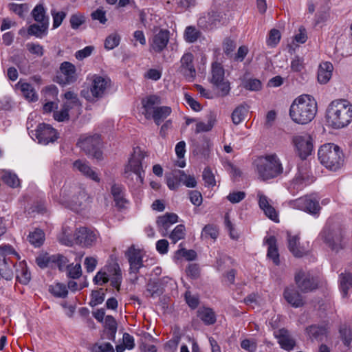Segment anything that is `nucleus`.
<instances>
[{"instance_id":"24","label":"nucleus","mask_w":352,"mask_h":352,"mask_svg":"<svg viewBox=\"0 0 352 352\" xmlns=\"http://www.w3.org/2000/svg\"><path fill=\"white\" fill-rule=\"evenodd\" d=\"M274 336L278 340L280 347L286 351L293 349L296 345L295 340L292 338L289 331L285 328L275 331Z\"/></svg>"},{"instance_id":"33","label":"nucleus","mask_w":352,"mask_h":352,"mask_svg":"<svg viewBox=\"0 0 352 352\" xmlns=\"http://www.w3.org/2000/svg\"><path fill=\"white\" fill-rule=\"evenodd\" d=\"M197 316L207 325L213 324L216 322V316L210 308L202 307L197 311Z\"/></svg>"},{"instance_id":"59","label":"nucleus","mask_w":352,"mask_h":352,"mask_svg":"<svg viewBox=\"0 0 352 352\" xmlns=\"http://www.w3.org/2000/svg\"><path fill=\"white\" fill-rule=\"evenodd\" d=\"M340 334L344 344L346 346H349L352 340V333L351 329L346 325L341 326L340 328Z\"/></svg>"},{"instance_id":"26","label":"nucleus","mask_w":352,"mask_h":352,"mask_svg":"<svg viewBox=\"0 0 352 352\" xmlns=\"http://www.w3.org/2000/svg\"><path fill=\"white\" fill-rule=\"evenodd\" d=\"M339 289L342 298H347L352 294V274L344 271L339 275Z\"/></svg>"},{"instance_id":"63","label":"nucleus","mask_w":352,"mask_h":352,"mask_svg":"<svg viewBox=\"0 0 352 352\" xmlns=\"http://www.w3.org/2000/svg\"><path fill=\"white\" fill-rule=\"evenodd\" d=\"M195 6V0H179L177 2L176 10L177 12H184Z\"/></svg>"},{"instance_id":"21","label":"nucleus","mask_w":352,"mask_h":352,"mask_svg":"<svg viewBox=\"0 0 352 352\" xmlns=\"http://www.w3.org/2000/svg\"><path fill=\"white\" fill-rule=\"evenodd\" d=\"M104 269L107 277H109L111 286L119 292L120 290V286L122 282V274L119 264L118 263H113L107 265L104 267Z\"/></svg>"},{"instance_id":"48","label":"nucleus","mask_w":352,"mask_h":352,"mask_svg":"<svg viewBox=\"0 0 352 352\" xmlns=\"http://www.w3.org/2000/svg\"><path fill=\"white\" fill-rule=\"evenodd\" d=\"M186 235L185 226L182 224L177 225L175 229L168 234V237L173 242L184 239Z\"/></svg>"},{"instance_id":"15","label":"nucleus","mask_w":352,"mask_h":352,"mask_svg":"<svg viewBox=\"0 0 352 352\" xmlns=\"http://www.w3.org/2000/svg\"><path fill=\"white\" fill-rule=\"evenodd\" d=\"M193 60L194 56L192 53H185L181 58L180 66L178 69V72L190 82L193 81L196 76Z\"/></svg>"},{"instance_id":"13","label":"nucleus","mask_w":352,"mask_h":352,"mask_svg":"<svg viewBox=\"0 0 352 352\" xmlns=\"http://www.w3.org/2000/svg\"><path fill=\"white\" fill-rule=\"evenodd\" d=\"M295 283L302 292H309L318 288V280L302 270L296 272L294 277Z\"/></svg>"},{"instance_id":"17","label":"nucleus","mask_w":352,"mask_h":352,"mask_svg":"<svg viewBox=\"0 0 352 352\" xmlns=\"http://www.w3.org/2000/svg\"><path fill=\"white\" fill-rule=\"evenodd\" d=\"M111 86V80L107 77L94 75L91 78L90 91L93 97L102 98Z\"/></svg>"},{"instance_id":"34","label":"nucleus","mask_w":352,"mask_h":352,"mask_svg":"<svg viewBox=\"0 0 352 352\" xmlns=\"http://www.w3.org/2000/svg\"><path fill=\"white\" fill-rule=\"evenodd\" d=\"M16 85L19 87L23 96L27 100L32 102L36 101L38 100V96L36 94L34 89L30 84L19 82Z\"/></svg>"},{"instance_id":"10","label":"nucleus","mask_w":352,"mask_h":352,"mask_svg":"<svg viewBox=\"0 0 352 352\" xmlns=\"http://www.w3.org/2000/svg\"><path fill=\"white\" fill-rule=\"evenodd\" d=\"M124 256L129 263V274L136 275L144 267L143 260L146 256L145 251L132 245L125 251Z\"/></svg>"},{"instance_id":"3","label":"nucleus","mask_w":352,"mask_h":352,"mask_svg":"<svg viewBox=\"0 0 352 352\" xmlns=\"http://www.w3.org/2000/svg\"><path fill=\"white\" fill-rule=\"evenodd\" d=\"M60 203L76 212L85 208L91 199L85 188L75 183L63 186L60 192Z\"/></svg>"},{"instance_id":"9","label":"nucleus","mask_w":352,"mask_h":352,"mask_svg":"<svg viewBox=\"0 0 352 352\" xmlns=\"http://www.w3.org/2000/svg\"><path fill=\"white\" fill-rule=\"evenodd\" d=\"M226 19L221 12L211 9L203 13L197 20V25L203 30H212L224 25Z\"/></svg>"},{"instance_id":"11","label":"nucleus","mask_w":352,"mask_h":352,"mask_svg":"<svg viewBox=\"0 0 352 352\" xmlns=\"http://www.w3.org/2000/svg\"><path fill=\"white\" fill-rule=\"evenodd\" d=\"M225 71L221 63L214 62L211 67L210 82L221 92L222 96L228 94L230 87L228 81L225 80Z\"/></svg>"},{"instance_id":"1","label":"nucleus","mask_w":352,"mask_h":352,"mask_svg":"<svg viewBox=\"0 0 352 352\" xmlns=\"http://www.w3.org/2000/svg\"><path fill=\"white\" fill-rule=\"evenodd\" d=\"M318 111L317 102L310 95L302 94L292 102L289 108L291 119L298 124L309 123Z\"/></svg>"},{"instance_id":"23","label":"nucleus","mask_w":352,"mask_h":352,"mask_svg":"<svg viewBox=\"0 0 352 352\" xmlns=\"http://www.w3.org/2000/svg\"><path fill=\"white\" fill-rule=\"evenodd\" d=\"M142 114L149 120L151 116L161 104V99L156 95H151L142 100Z\"/></svg>"},{"instance_id":"29","label":"nucleus","mask_w":352,"mask_h":352,"mask_svg":"<svg viewBox=\"0 0 352 352\" xmlns=\"http://www.w3.org/2000/svg\"><path fill=\"white\" fill-rule=\"evenodd\" d=\"M111 193L116 206L120 209L124 208L128 201L125 197V191L123 186L117 184H113L111 188Z\"/></svg>"},{"instance_id":"4","label":"nucleus","mask_w":352,"mask_h":352,"mask_svg":"<svg viewBox=\"0 0 352 352\" xmlns=\"http://www.w3.org/2000/svg\"><path fill=\"white\" fill-rule=\"evenodd\" d=\"M258 178L267 181L283 173V166L276 154H268L258 157L254 162Z\"/></svg>"},{"instance_id":"57","label":"nucleus","mask_w":352,"mask_h":352,"mask_svg":"<svg viewBox=\"0 0 352 352\" xmlns=\"http://www.w3.org/2000/svg\"><path fill=\"white\" fill-rule=\"evenodd\" d=\"M109 281V277H107L104 267L98 271L93 278L95 285H103Z\"/></svg>"},{"instance_id":"38","label":"nucleus","mask_w":352,"mask_h":352,"mask_svg":"<svg viewBox=\"0 0 352 352\" xmlns=\"http://www.w3.org/2000/svg\"><path fill=\"white\" fill-rule=\"evenodd\" d=\"M182 172L175 170L171 174L166 176V184L170 190H177L182 183Z\"/></svg>"},{"instance_id":"36","label":"nucleus","mask_w":352,"mask_h":352,"mask_svg":"<svg viewBox=\"0 0 352 352\" xmlns=\"http://www.w3.org/2000/svg\"><path fill=\"white\" fill-rule=\"evenodd\" d=\"M49 25L44 23H34L30 25L28 29L29 35L35 36L37 38H42L47 33Z\"/></svg>"},{"instance_id":"47","label":"nucleus","mask_w":352,"mask_h":352,"mask_svg":"<svg viewBox=\"0 0 352 352\" xmlns=\"http://www.w3.org/2000/svg\"><path fill=\"white\" fill-rule=\"evenodd\" d=\"M215 121V116L213 114H210L207 123L200 122L196 124V133H199L201 132H206L210 131L213 127Z\"/></svg>"},{"instance_id":"8","label":"nucleus","mask_w":352,"mask_h":352,"mask_svg":"<svg viewBox=\"0 0 352 352\" xmlns=\"http://www.w3.org/2000/svg\"><path fill=\"white\" fill-rule=\"evenodd\" d=\"M63 235L64 239H61L60 242H72L73 240L77 242H95L99 239L97 230L87 227L76 229L72 236L69 229L64 228Z\"/></svg>"},{"instance_id":"25","label":"nucleus","mask_w":352,"mask_h":352,"mask_svg":"<svg viewBox=\"0 0 352 352\" xmlns=\"http://www.w3.org/2000/svg\"><path fill=\"white\" fill-rule=\"evenodd\" d=\"M74 168L79 171L87 178L90 179L96 182H100V177L98 173L89 166V163L85 160H77L73 163Z\"/></svg>"},{"instance_id":"39","label":"nucleus","mask_w":352,"mask_h":352,"mask_svg":"<svg viewBox=\"0 0 352 352\" xmlns=\"http://www.w3.org/2000/svg\"><path fill=\"white\" fill-rule=\"evenodd\" d=\"M171 113V109L166 106H160L155 110L151 116L157 125H160L162 120L166 119Z\"/></svg>"},{"instance_id":"58","label":"nucleus","mask_w":352,"mask_h":352,"mask_svg":"<svg viewBox=\"0 0 352 352\" xmlns=\"http://www.w3.org/2000/svg\"><path fill=\"white\" fill-rule=\"evenodd\" d=\"M202 177L205 182L206 186L208 187H213L216 185L214 175L209 168H204Z\"/></svg>"},{"instance_id":"62","label":"nucleus","mask_w":352,"mask_h":352,"mask_svg":"<svg viewBox=\"0 0 352 352\" xmlns=\"http://www.w3.org/2000/svg\"><path fill=\"white\" fill-rule=\"evenodd\" d=\"M51 14L53 18V28H57L62 23L63 19L66 16V14L65 12H56L55 10H51Z\"/></svg>"},{"instance_id":"55","label":"nucleus","mask_w":352,"mask_h":352,"mask_svg":"<svg viewBox=\"0 0 352 352\" xmlns=\"http://www.w3.org/2000/svg\"><path fill=\"white\" fill-rule=\"evenodd\" d=\"M102 289H100L99 290H94L91 292V300L89 302L90 306L95 307L98 305L101 304L105 298V294L101 291Z\"/></svg>"},{"instance_id":"46","label":"nucleus","mask_w":352,"mask_h":352,"mask_svg":"<svg viewBox=\"0 0 352 352\" xmlns=\"http://www.w3.org/2000/svg\"><path fill=\"white\" fill-rule=\"evenodd\" d=\"M16 278L23 285H27L30 280V272L25 265L20 264L19 269H16Z\"/></svg>"},{"instance_id":"35","label":"nucleus","mask_w":352,"mask_h":352,"mask_svg":"<svg viewBox=\"0 0 352 352\" xmlns=\"http://www.w3.org/2000/svg\"><path fill=\"white\" fill-rule=\"evenodd\" d=\"M248 112V106L246 104H241L236 107L232 113V122L238 125L243 122Z\"/></svg>"},{"instance_id":"14","label":"nucleus","mask_w":352,"mask_h":352,"mask_svg":"<svg viewBox=\"0 0 352 352\" xmlns=\"http://www.w3.org/2000/svg\"><path fill=\"white\" fill-rule=\"evenodd\" d=\"M32 133L38 140V143L43 145H47L50 142H54L58 138L56 129L45 123L39 124L36 130L32 131Z\"/></svg>"},{"instance_id":"52","label":"nucleus","mask_w":352,"mask_h":352,"mask_svg":"<svg viewBox=\"0 0 352 352\" xmlns=\"http://www.w3.org/2000/svg\"><path fill=\"white\" fill-rule=\"evenodd\" d=\"M184 257L187 261H194L197 258V253L192 250H186L185 248L179 249L175 253V257L179 258Z\"/></svg>"},{"instance_id":"60","label":"nucleus","mask_w":352,"mask_h":352,"mask_svg":"<svg viewBox=\"0 0 352 352\" xmlns=\"http://www.w3.org/2000/svg\"><path fill=\"white\" fill-rule=\"evenodd\" d=\"M269 245L267 256L273 261L275 265H278L280 263V261L276 243H269Z\"/></svg>"},{"instance_id":"42","label":"nucleus","mask_w":352,"mask_h":352,"mask_svg":"<svg viewBox=\"0 0 352 352\" xmlns=\"http://www.w3.org/2000/svg\"><path fill=\"white\" fill-rule=\"evenodd\" d=\"M14 265L6 257H3L2 263L0 264V274L2 278L10 280L13 278V271L11 266Z\"/></svg>"},{"instance_id":"53","label":"nucleus","mask_w":352,"mask_h":352,"mask_svg":"<svg viewBox=\"0 0 352 352\" xmlns=\"http://www.w3.org/2000/svg\"><path fill=\"white\" fill-rule=\"evenodd\" d=\"M120 41V36L116 33H113L106 38L104 41V47L109 50H113L119 45Z\"/></svg>"},{"instance_id":"49","label":"nucleus","mask_w":352,"mask_h":352,"mask_svg":"<svg viewBox=\"0 0 352 352\" xmlns=\"http://www.w3.org/2000/svg\"><path fill=\"white\" fill-rule=\"evenodd\" d=\"M72 109L70 103H65L60 111L54 112V118L58 121L63 122L69 119V111Z\"/></svg>"},{"instance_id":"22","label":"nucleus","mask_w":352,"mask_h":352,"mask_svg":"<svg viewBox=\"0 0 352 352\" xmlns=\"http://www.w3.org/2000/svg\"><path fill=\"white\" fill-rule=\"evenodd\" d=\"M169 31L161 29L157 33H155L150 40V47L151 50L157 53L162 52L167 46L169 41Z\"/></svg>"},{"instance_id":"54","label":"nucleus","mask_w":352,"mask_h":352,"mask_svg":"<svg viewBox=\"0 0 352 352\" xmlns=\"http://www.w3.org/2000/svg\"><path fill=\"white\" fill-rule=\"evenodd\" d=\"M146 293L152 298L160 296L162 294V289L156 282L150 281L146 285Z\"/></svg>"},{"instance_id":"64","label":"nucleus","mask_w":352,"mask_h":352,"mask_svg":"<svg viewBox=\"0 0 352 352\" xmlns=\"http://www.w3.org/2000/svg\"><path fill=\"white\" fill-rule=\"evenodd\" d=\"M91 352H113V347L109 342L101 344H94L91 348Z\"/></svg>"},{"instance_id":"16","label":"nucleus","mask_w":352,"mask_h":352,"mask_svg":"<svg viewBox=\"0 0 352 352\" xmlns=\"http://www.w3.org/2000/svg\"><path fill=\"white\" fill-rule=\"evenodd\" d=\"M293 142L301 159H306L313 151L312 138L307 134L296 135L293 138Z\"/></svg>"},{"instance_id":"40","label":"nucleus","mask_w":352,"mask_h":352,"mask_svg":"<svg viewBox=\"0 0 352 352\" xmlns=\"http://www.w3.org/2000/svg\"><path fill=\"white\" fill-rule=\"evenodd\" d=\"M219 234V230L217 226L208 224L205 226L201 231V239L204 241H215L218 238Z\"/></svg>"},{"instance_id":"31","label":"nucleus","mask_w":352,"mask_h":352,"mask_svg":"<svg viewBox=\"0 0 352 352\" xmlns=\"http://www.w3.org/2000/svg\"><path fill=\"white\" fill-rule=\"evenodd\" d=\"M31 14L38 23L49 25V16L46 14V9L43 3L37 4L32 10Z\"/></svg>"},{"instance_id":"61","label":"nucleus","mask_w":352,"mask_h":352,"mask_svg":"<svg viewBox=\"0 0 352 352\" xmlns=\"http://www.w3.org/2000/svg\"><path fill=\"white\" fill-rule=\"evenodd\" d=\"M82 274L81 265L79 263L75 265H67V276L73 279L78 278Z\"/></svg>"},{"instance_id":"2","label":"nucleus","mask_w":352,"mask_h":352,"mask_svg":"<svg viewBox=\"0 0 352 352\" xmlns=\"http://www.w3.org/2000/svg\"><path fill=\"white\" fill-rule=\"evenodd\" d=\"M325 118L333 129L344 128L352 121V104L346 100H335L329 104Z\"/></svg>"},{"instance_id":"19","label":"nucleus","mask_w":352,"mask_h":352,"mask_svg":"<svg viewBox=\"0 0 352 352\" xmlns=\"http://www.w3.org/2000/svg\"><path fill=\"white\" fill-rule=\"evenodd\" d=\"M324 242H338L343 240L340 228L328 221L320 234Z\"/></svg>"},{"instance_id":"30","label":"nucleus","mask_w":352,"mask_h":352,"mask_svg":"<svg viewBox=\"0 0 352 352\" xmlns=\"http://www.w3.org/2000/svg\"><path fill=\"white\" fill-rule=\"evenodd\" d=\"M333 69V65L329 62L322 63L318 71V80L320 84L327 83L331 78Z\"/></svg>"},{"instance_id":"51","label":"nucleus","mask_w":352,"mask_h":352,"mask_svg":"<svg viewBox=\"0 0 352 352\" xmlns=\"http://www.w3.org/2000/svg\"><path fill=\"white\" fill-rule=\"evenodd\" d=\"M50 290L54 296L58 298H65L68 294L66 286L61 283L56 284Z\"/></svg>"},{"instance_id":"44","label":"nucleus","mask_w":352,"mask_h":352,"mask_svg":"<svg viewBox=\"0 0 352 352\" xmlns=\"http://www.w3.org/2000/svg\"><path fill=\"white\" fill-rule=\"evenodd\" d=\"M200 36L201 32L194 26H187L184 30V38L187 43L196 42Z\"/></svg>"},{"instance_id":"5","label":"nucleus","mask_w":352,"mask_h":352,"mask_svg":"<svg viewBox=\"0 0 352 352\" xmlns=\"http://www.w3.org/2000/svg\"><path fill=\"white\" fill-rule=\"evenodd\" d=\"M320 163L331 170L339 169L344 162V155L340 148L333 144L328 143L320 146L318 152Z\"/></svg>"},{"instance_id":"18","label":"nucleus","mask_w":352,"mask_h":352,"mask_svg":"<svg viewBox=\"0 0 352 352\" xmlns=\"http://www.w3.org/2000/svg\"><path fill=\"white\" fill-rule=\"evenodd\" d=\"M256 197L260 209L263 211L264 214L269 219L275 222H278V214L272 205V201L261 190L257 191Z\"/></svg>"},{"instance_id":"28","label":"nucleus","mask_w":352,"mask_h":352,"mask_svg":"<svg viewBox=\"0 0 352 352\" xmlns=\"http://www.w3.org/2000/svg\"><path fill=\"white\" fill-rule=\"evenodd\" d=\"M283 296L285 300L294 307H300L304 305L302 297L293 286L285 289Z\"/></svg>"},{"instance_id":"6","label":"nucleus","mask_w":352,"mask_h":352,"mask_svg":"<svg viewBox=\"0 0 352 352\" xmlns=\"http://www.w3.org/2000/svg\"><path fill=\"white\" fill-rule=\"evenodd\" d=\"M146 155L140 148L133 149V152L128 160V163L124 166L123 175L125 178L129 179L133 175H135L136 182L142 184L144 177V170L143 169V160Z\"/></svg>"},{"instance_id":"20","label":"nucleus","mask_w":352,"mask_h":352,"mask_svg":"<svg viewBox=\"0 0 352 352\" xmlns=\"http://www.w3.org/2000/svg\"><path fill=\"white\" fill-rule=\"evenodd\" d=\"M294 205L300 210L311 214H316L320 210L319 201L311 195L305 196L296 199Z\"/></svg>"},{"instance_id":"43","label":"nucleus","mask_w":352,"mask_h":352,"mask_svg":"<svg viewBox=\"0 0 352 352\" xmlns=\"http://www.w3.org/2000/svg\"><path fill=\"white\" fill-rule=\"evenodd\" d=\"M104 327L107 331L108 339L113 340L117 331V322L113 316H107L105 317Z\"/></svg>"},{"instance_id":"41","label":"nucleus","mask_w":352,"mask_h":352,"mask_svg":"<svg viewBox=\"0 0 352 352\" xmlns=\"http://www.w3.org/2000/svg\"><path fill=\"white\" fill-rule=\"evenodd\" d=\"M288 248L296 257H302L310 251L308 244L305 243H288Z\"/></svg>"},{"instance_id":"45","label":"nucleus","mask_w":352,"mask_h":352,"mask_svg":"<svg viewBox=\"0 0 352 352\" xmlns=\"http://www.w3.org/2000/svg\"><path fill=\"white\" fill-rule=\"evenodd\" d=\"M54 262V255L47 253L41 254L36 258V263L42 269L52 267Z\"/></svg>"},{"instance_id":"27","label":"nucleus","mask_w":352,"mask_h":352,"mask_svg":"<svg viewBox=\"0 0 352 352\" xmlns=\"http://www.w3.org/2000/svg\"><path fill=\"white\" fill-rule=\"evenodd\" d=\"M178 216L175 213H166L157 217L156 223L157 228L162 232V235H168V229L174 223L177 222Z\"/></svg>"},{"instance_id":"12","label":"nucleus","mask_w":352,"mask_h":352,"mask_svg":"<svg viewBox=\"0 0 352 352\" xmlns=\"http://www.w3.org/2000/svg\"><path fill=\"white\" fill-rule=\"evenodd\" d=\"M78 78L76 69L70 62L65 61L60 65L59 72L56 76L57 82L61 85L74 83Z\"/></svg>"},{"instance_id":"56","label":"nucleus","mask_w":352,"mask_h":352,"mask_svg":"<svg viewBox=\"0 0 352 352\" xmlns=\"http://www.w3.org/2000/svg\"><path fill=\"white\" fill-rule=\"evenodd\" d=\"M64 97L67 100L65 103H70V105L72 107V109H80V103L78 100V96L76 93L72 91H67L65 94Z\"/></svg>"},{"instance_id":"7","label":"nucleus","mask_w":352,"mask_h":352,"mask_svg":"<svg viewBox=\"0 0 352 352\" xmlns=\"http://www.w3.org/2000/svg\"><path fill=\"white\" fill-rule=\"evenodd\" d=\"M76 144L87 155L97 160L102 158V140L99 134L81 135Z\"/></svg>"},{"instance_id":"37","label":"nucleus","mask_w":352,"mask_h":352,"mask_svg":"<svg viewBox=\"0 0 352 352\" xmlns=\"http://www.w3.org/2000/svg\"><path fill=\"white\" fill-rule=\"evenodd\" d=\"M0 174L3 182L8 186L11 188L19 186L20 181L16 174L8 170H3Z\"/></svg>"},{"instance_id":"50","label":"nucleus","mask_w":352,"mask_h":352,"mask_svg":"<svg viewBox=\"0 0 352 352\" xmlns=\"http://www.w3.org/2000/svg\"><path fill=\"white\" fill-rule=\"evenodd\" d=\"M28 239L29 242H44L45 234L43 230L35 228L32 232H30Z\"/></svg>"},{"instance_id":"32","label":"nucleus","mask_w":352,"mask_h":352,"mask_svg":"<svg viewBox=\"0 0 352 352\" xmlns=\"http://www.w3.org/2000/svg\"><path fill=\"white\" fill-rule=\"evenodd\" d=\"M328 327L327 324L311 325L306 329V331L310 338L322 340L327 333Z\"/></svg>"}]
</instances>
